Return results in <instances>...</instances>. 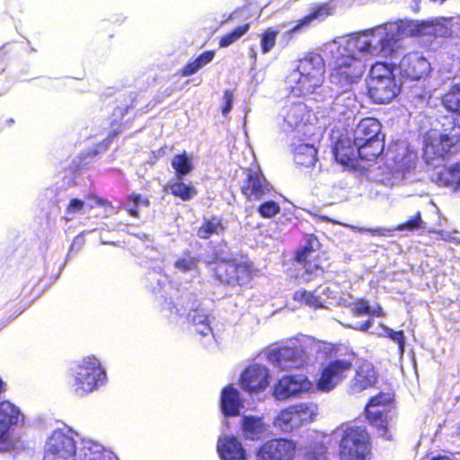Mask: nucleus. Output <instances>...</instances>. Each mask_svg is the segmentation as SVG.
<instances>
[{
	"label": "nucleus",
	"instance_id": "obj_1",
	"mask_svg": "<svg viewBox=\"0 0 460 460\" xmlns=\"http://www.w3.org/2000/svg\"><path fill=\"white\" fill-rule=\"evenodd\" d=\"M207 266L215 281L231 288L246 287L257 273L253 262L246 256L227 257L218 251L212 253Z\"/></svg>",
	"mask_w": 460,
	"mask_h": 460
},
{
	"label": "nucleus",
	"instance_id": "obj_2",
	"mask_svg": "<svg viewBox=\"0 0 460 460\" xmlns=\"http://www.w3.org/2000/svg\"><path fill=\"white\" fill-rule=\"evenodd\" d=\"M394 63L378 61L370 67L367 94L374 103L387 104L401 93V84L394 75Z\"/></svg>",
	"mask_w": 460,
	"mask_h": 460
},
{
	"label": "nucleus",
	"instance_id": "obj_3",
	"mask_svg": "<svg viewBox=\"0 0 460 460\" xmlns=\"http://www.w3.org/2000/svg\"><path fill=\"white\" fill-rule=\"evenodd\" d=\"M441 132L426 139L424 155L428 159H449L460 151V121L450 115L442 116Z\"/></svg>",
	"mask_w": 460,
	"mask_h": 460
},
{
	"label": "nucleus",
	"instance_id": "obj_4",
	"mask_svg": "<svg viewBox=\"0 0 460 460\" xmlns=\"http://www.w3.org/2000/svg\"><path fill=\"white\" fill-rule=\"evenodd\" d=\"M354 146H358L359 159L376 161L384 152L385 135L377 119L366 117L359 120L353 133Z\"/></svg>",
	"mask_w": 460,
	"mask_h": 460
},
{
	"label": "nucleus",
	"instance_id": "obj_5",
	"mask_svg": "<svg viewBox=\"0 0 460 460\" xmlns=\"http://www.w3.org/2000/svg\"><path fill=\"white\" fill-rule=\"evenodd\" d=\"M371 435L363 425H349L342 429L338 442L340 460H369Z\"/></svg>",
	"mask_w": 460,
	"mask_h": 460
},
{
	"label": "nucleus",
	"instance_id": "obj_6",
	"mask_svg": "<svg viewBox=\"0 0 460 460\" xmlns=\"http://www.w3.org/2000/svg\"><path fill=\"white\" fill-rule=\"evenodd\" d=\"M365 70V64L354 54H340L331 64L329 81L341 93H346L360 81Z\"/></svg>",
	"mask_w": 460,
	"mask_h": 460
},
{
	"label": "nucleus",
	"instance_id": "obj_7",
	"mask_svg": "<svg viewBox=\"0 0 460 460\" xmlns=\"http://www.w3.org/2000/svg\"><path fill=\"white\" fill-rule=\"evenodd\" d=\"M105 378L106 373L99 359L87 356L73 370L71 388L75 395L83 397L96 390Z\"/></svg>",
	"mask_w": 460,
	"mask_h": 460
},
{
	"label": "nucleus",
	"instance_id": "obj_8",
	"mask_svg": "<svg viewBox=\"0 0 460 460\" xmlns=\"http://www.w3.org/2000/svg\"><path fill=\"white\" fill-rule=\"evenodd\" d=\"M296 72L299 76L296 81L298 94L307 95L313 93L324 82L325 63L321 54L307 52L298 60Z\"/></svg>",
	"mask_w": 460,
	"mask_h": 460
},
{
	"label": "nucleus",
	"instance_id": "obj_9",
	"mask_svg": "<svg viewBox=\"0 0 460 460\" xmlns=\"http://www.w3.org/2000/svg\"><path fill=\"white\" fill-rule=\"evenodd\" d=\"M318 413L314 402H299L281 410L275 418L274 424L284 432H292L305 424L313 422Z\"/></svg>",
	"mask_w": 460,
	"mask_h": 460
},
{
	"label": "nucleus",
	"instance_id": "obj_10",
	"mask_svg": "<svg viewBox=\"0 0 460 460\" xmlns=\"http://www.w3.org/2000/svg\"><path fill=\"white\" fill-rule=\"evenodd\" d=\"M76 449L71 430L57 429L45 443L43 460H76Z\"/></svg>",
	"mask_w": 460,
	"mask_h": 460
},
{
	"label": "nucleus",
	"instance_id": "obj_11",
	"mask_svg": "<svg viewBox=\"0 0 460 460\" xmlns=\"http://www.w3.org/2000/svg\"><path fill=\"white\" fill-rule=\"evenodd\" d=\"M353 367L351 360L336 358L323 366L320 376L316 381L319 391L328 393L343 382Z\"/></svg>",
	"mask_w": 460,
	"mask_h": 460
},
{
	"label": "nucleus",
	"instance_id": "obj_12",
	"mask_svg": "<svg viewBox=\"0 0 460 460\" xmlns=\"http://www.w3.org/2000/svg\"><path fill=\"white\" fill-rule=\"evenodd\" d=\"M23 421L24 416L19 407L7 400L0 402V452L12 447L11 431Z\"/></svg>",
	"mask_w": 460,
	"mask_h": 460
},
{
	"label": "nucleus",
	"instance_id": "obj_13",
	"mask_svg": "<svg viewBox=\"0 0 460 460\" xmlns=\"http://www.w3.org/2000/svg\"><path fill=\"white\" fill-rule=\"evenodd\" d=\"M296 444L291 439L271 438L261 444L255 452L256 460H295Z\"/></svg>",
	"mask_w": 460,
	"mask_h": 460
},
{
	"label": "nucleus",
	"instance_id": "obj_14",
	"mask_svg": "<svg viewBox=\"0 0 460 460\" xmlns=\"http://www.w3.org/2000/svg\"><path fill=\"white\" fill-rule=\"evenodd\" d=\"M137 93H118L113 98V109L110 115V124L112 129L109 132L107 139L112 141L120 132L123 119L128 111L135 107Z\"/></svg>",
	"mask_w": 460,
	"mask_h": 460
},
{
	"label": "nucleus",
	"instance_id": "obj_15",
	"mask_svg": "<svg viewBox=\"0 0 460 460\" xmlns=\"http://www.w3.org/2000/svg\"><path fill=\"white\" fill-rule=\"evenodd\" d=\"M321 246L322 244L318 238L314 234H310L305 236V244L296 252V261L307 274L315 273L319 270L323 271Z\"/></svg>",
	"mask_w": 460,
	"mask_h": 460
},
{
	"label": "nucleus",
	"instance_id": "obj_16",
	"mask_svg": "<svg viewBox=\"0 0 460 460\" xmlns=\"http://www.w3.org/2000/svg\"><path fill=\"white\" fill-rule=\"evenodd\" d=\"M312 383L305 375H286L273 387V395L279 400L288 399L308 392Z\"/></svg>",
	"mask_w": 460,
	"mask_h": 460
},
{
	"label": "nucleus",
	"instance_id": "obj_17",
	"mask_svg": "<svg viewBox=\"0 0 460 460\" xmlns=\"http://www.w3.org/2000/svg\"><path fill=\"white\" fill-rule=\"evenodd\" d=\"M239 384L243 390L250 394L262 392L270 385V371L259 364L249 365L242 372Z\"/></svg>",
	"mask_w": 460,
	"mask_h": 460
},
{
	"label": "nucleus",
	"instance_id": "obj_18",
	"mask_svg": "<svg viewBox=\"0 0 460 460\" xmlns=\"http://www.w3.org/2000/svg\"><path fill=\"white\" fill-rule=\"evenodd\" d=\"M399 67L402 76L412 81L428 76L431 70L429 60L417 51L404 55Z\"/></svg>",
	"mask_w": 460,
	"mask_h": 460
},
{
	"label": "nucleus",
	"instance_id": "obj_19",
	"mask_svg": "<svg viewBox=\"0 0 460 460\" xmlns=\"http://www.w3.org/2000/svg\"><path fill=\"white\" fill-rule=\"evenodd\" d=\"M273 187L265 178L261 170H249L241 192L249 200H259L270 194Z\"/></svg>",
	"mask_w": 460,
	"mask_h": 460
},
{
	"label": "nucleus",
	"instance_id": "obj_20",
	"mask_svg": "<svg viewBox=\"0 0 460 460\" xmlns=\"http://www.w3.org/2000/svg\"><path fill=\"white\" fill-rule=\"evenodd\" d=\"M378 377V372L373 363L364 361L356 368L349 384V391L350 394H356L371 389L375 387Z\"/></svg>",
	"mask_w": 460,
	"mask_h": 460
},
{
	"label": "nucleus",
	"instance_id": "obj_21",
	"mask_svg": "<svg viewBox=\"0 0 460 460\" xmlns=\"http://www.w3.org/2000/svg\"><path fill=\"white\" fill-rule=\"evenodd\" d=\"M306 358L301 345L282 346L276 350V359L282 370L300 368L306 365Z\"/></svg>",
	"mask_w": 460,
	"mask_h": 460
},
{
	"label": "nucleus",
	"instance_id": "obj_22",
	"mask_svg": "<svg viewBox=\"0 0 460 460\" xmlns=\"http://www.w3.org/2000/svg\"><path fill=\"white\" fill-rule=\"evenodd\" d=\"M217 448L222 460H247L246 450L235 436L220 438Z\"/></svg>",
	"mask_w": 460,
	"mask_h": 460
},
{
	"label": "nucleus",
	"instance_id": "obj_23",
	"mask_svg": "<svg viewBox=\"0 0 460 460\" xmlns=\"http://www.w3.org/2000/svg\"><path fill=\"white\" fill-rule=\"evenodd\" d=\"M220 403L224 416L235 417L240 415L243 400L240 397L239 391L233 385H228L221 392Z\"/></svg>",
	"mask_w": 460,
	"mask_h": 460
},
{
	"label": "nucleus",
	"instance_id": "obj_24",
	"mask_svg": "<svg viewBox=\"0 0 460 460\" xmlns=\"http://www.w3.org/2000/svg\"><path fill=\"white\" fill-rule=\"evenodd\" d=\"M240 429L244 439L256 441L265 435L267 425L261 417L244 415L240 421Z\"/></svg>",
	"mask_w": 460,
	"mask_h": 460
},
{
	"label": "nucleus",
	"instance_id": "obj_25",
	"mask_svg": "<svg viewBox=\"0 0 460 460\" xmlns=\"http://www.w3.org/2000/svg\"><path fill=\"white\" fill-rule=\"evenodd\" d=\"M438 182L460 194V161L444 166L438 173Z\"/></svg>",
	"mask_w": 460,
	"mask_h": 460
},
{
	"label": "nucleus",
	"instance_id": "obj_26",
	"mask_svg": "<svg viewBox=\"0 0 460 460\" xmlns=\"http://www.w3.org/2000/svg\"><path fill=\"white\" fill-rule=\"evenodd\" d=\"M115 456L100 444L84 441L80 447L78 460H113Z\"/></svg>",
	"mask_w": 460,
	"mask_h": 460
},
{
	"label": "nucleus",
	"instance_id": "obj_27",
	"mask_svg": "<svg viewBox=\"0 0 460 460\" xmlns=\"http://www.w3.org/2000/svg\"><path fill=\"white\" fill-rule=\"evenodd\" d=\"M377 57L393 58L399 49L395 33L386 30L376 32Z\"/></svg>",
	"mask_w": 460,
	"mask_h": 460
},
{
	"label": "nucleus",
	"instance_id": "obj_28",
	"mask_svg": "<svg viewBox=\"0 0 460 460\" xmlns=\"http://www.w3.org/2000/svg\"><path fill=\"white\" fill-rule=\"evenodd\" d=\"M335 160L342 165L354 167L359 159L358 146L354 143L339 142L333 150Z\"/></svg>",
	"mask_w": 460,
	"mask_h": 460
},
{
	"label": "nucleus",
	"instance_id": "obj_29",
	"mask_svg": "<svg viewBox=\"0 0 460 460\" xmlns=\"http://www.w3.org/2000/svg\"><path fill=\"white\" fill-rule=\"evenodd\" d=\"M364 413L368 423L375 428L382 437L388 438L389 410H376L374 408H364Z\"/></svg>",
	"mask_w": 460,
	"mask_h": 460
},
{
	"label": "nucleus",
	"instance_id": "obj_30",
	"mask_svg": "<svg viewBox=\"0 0 460 460\" xmlns=\"http://www.w3.org/2000/svg\"><path fill=\"white\" fill-rule=\"evenodd\" d=\"M226 231V226L218 216L204 217L201 225L197 228L196 234L199 239L207 240L212 235L222 234Z\"/></svg>",
	"mask_w": 460,
	"mask_h": 460
},
{
	"label": "nucleus",
	"instance_id": "obj_31",
	"mask_svg": "<svg viewBox=\"0 0 460 460\" xmlns=\"http://www.w3.org/2000/svg\"><path fill=\"white\" fill-rule=\"evenodd\" d=\"M164 190H168L170 193L181 201H188L197 195L195 186L190 182L185 183L182 178L175 177L165 184Z\"/></svg>",
	"mask_w": 460,
	"mask_h": 460
},
{
	"label": "nucleus",
	"instance_id": "obj_32",
	"mask_svg": "<svg viewBox=\"0 0 460 460\" xmlns=\"http://www.w3.org/2000/svg\"><path fill=\"white\" fill-rule=\"evenodd\" d=\"M440 103L448 112L460 117V83H454L441 94Z\"/></svg>",
	"mask_w": 460,
	"mask_h": 460
},
{
	"label": "nucleus",
	"instance_id": "obj_33",
	"mask_svg": "<svg viewBox=\"0 0 460 460\" xmlns=\"http://www.w3.org/2000/svg\"><path fill=\"white\" fill-rule=\"evenodd\" d=\"M216 52L214 50H206L199 55L195 59L188 62L180 70L181 76H190L197 73L200 68L210 63L215 58Z\"/></svg>",
	"mask_w": 460,
	"mask_h": 460
},
{
	"label": "nucleus",
	"instance_id": "obj_34",
	"mask_svg": "<svg viewBox=\"0 0 460 460\" xmlns=\"http://www.w3.org/2000/svg\"><path fill=\"white\" fill-rule=\"evenodd\" d=\"M293 299L301 305H306L314 308L323 307V301L321 296L314 292L306 289H298L293 294Z\"/></svg>",
	"mask_w": 460,
	"mask_h": 460
},
{
	"label": "nucleus",
	"instance_id": "obj_35",
	"mask_svg": "<svg viewBox=\"0 0 460 460\" xmlns=\"http://www.w3.org/2000/svg\"><path fill=\"white\" fill-rule=\"evenodd\" d=\"M171 164L175 170V177L183 178V176L188 175L192 170L191 160L185 152L175 155Z\"/></svg>",
	"mask_w": 460,
	"mask_h": 460
},
{
	"label": "nucleus",
	"instance_id": "obj_36",
	"mask_svg": "<svg viewBox=\"0 0 460 460\" xmlns=\"http://www.w3.org/2000/svg\"><path fill=\"white\" fill-rule=\"evenodd\" d=\"M328 447L323 441H313L305 452V460H328Z\"/></svg>",
	"mask_w": 460,
	"mask_h": 460
},
{
	"label": "nucleus",
	"instance_id": "obj_37",
	"mask_svg": "<svg viewBox=\"0 0 460 460\" xmlns=\"http://www.w3.org/2000/svg\"><path fill=\"white\" fill-rule=\"evenodd\" d=\"M249 29V22H246L243 25L234 28L232 31L225 34L219 39L218 46L220 48H226L230 46L231 44L236 42L239 39H241L244 34H246Z\"/></svg>",
	"mask_w": 460,
	"mask_h": 460
},
{
	"label": "nucleus",
	"instance_id": "obj_38",
	"mask_svg": "<svg viewBox=\"0 0 460 460\" xmlns=\"http://www.w3.org/2000/svg\"><path fill=\"white\" fill-rule=\"evenodd\" d=\"M278 34L279 32L276 29L270 27L260 35L263 54L270 52L275 47Z\"/></svg>",
	"mask_w": 460,
	"mask_h": 460
},
{
	"label": "nucleus",
	"instance_id": "obj_39",
	"mask_svg": "<svg viewBox=\"0 0 460 460\" xmlns=\"http://www.w3.org/2000/svg\"><path fill=\"white\" fill-rule=\"evenodd\" d=\"M437 25L433 20L416 21L415 37L436 35Z\"/></svg>",
	"mask_w": 460,
	"mask_h": 460
},
{
	"label": "nucleus",
	"instance_id": "obj_40",
	"mask_svg": "<svg viewBox=\"0 0 460 460\" xmlns=\"http://www.w3.org/2000/svg\"><path fill=\"white\" fill-rule=\"evenodd\" d=\"M416 21L411 19H402L396 22L397 34L403 37H415Z\"/></svg>",
	"mask_w": 460,
	"mask_h": 460
},
{
	"label": "nucleus",
	"instance_id": "obj_41",
	"mask_svg": "<svg viewBox=\"0 0 460 460\" xmlns=\"http://www.w3.org/2000/svg\"><path fill=\"white\" fill-rule=\"evenodd\" d=\"M257 211L261 217L271 218L280 212V207L276 201L268 200L259 205Z\"/></svg>",
	"mask_w": 460,
	"mask_h": 460
},
{
	"label": "nucleus",
	"instance_id": "obj_42",
	"mask_svg": "<svg viewBox=\"0 0 460 460\" xmlns=\"http://www.w3.org/2000/svg\"><path fill=\"white\" fill-rule=\"evenodd\" d=\"M394 402V395L390 393L379 392L371 396L365 407L375 408L376 406H386Z\"/></svg>",
	"mask_w": 460,
	"mask_h": 460
},
{
	"label": "nucleus",
	"instance_id": "obj_43",
	"mask_svg": "<svg viewBox=\"0 0 460 460\" xmlns=\"http://www.w3.org/2000/svg\"><path fill=\"white\" fill-rule=\"evenodd\" d=\"M333 13V7L330 3H323L314 7L309 13L313 22L323 21Z\"/></svg>",
	"mask_w": 460,
	"mask_h": 460
},
{
	"label": "nucleus",
	"instance_id": "obj_44",
	"mask_svg": "<svg viewBox=\"0 0 460 460\" xmlns=\"http://www.w3.org/2000/svg\"><path fill=\"white\" fill-rule=\"evenodd\" d=\"M358 52L369 57H377L376 33L373 34L370 39L362 41L358 47Z\"/></svg>",
	"mask_w": 460,
	"mask_h": 460
},
{
	"label": "nucleus",
	"instance_id": "obj_45",
	"mask_svg": "<svg viewBox=\"0 0 460 460\" xmlns=\"http://www.w3.org/2000/svg\"><path fill=\"white\" fill-rule=\"evenodd\" d=\"M422 226L421 214L418 211L414 216L409 218L407 221L401 223L397 226L396 230L399 231H415Z\"/></svg>",
	"mask_w": 460,
	"mask_h": 460
},
{
	"label": "nucleus",
	"instance_id": "obj_46",
	"mask_svg": "<svg viewBox=\"0 0 460 460\" xmlns=\"http://www.w3.org/2000/svg\"><path fill=\"white\" fill-rule=\"evenodd\" d=\"M386 337L390 338L398 345V350L401 355L404 352L405 346V337L402 330L394 331L392 329L387 328L385 330Z\"/></svg>",
	"mask_w": 460,
	"mask_h": 460
},
{
	"label": "nucleus",
	"instance_id": "obj_47",
	"mask_svg": "<svg viewBox=\"0 0 460 460\" xmlns=\"http://www.w3.org/2000/svg\"><path fill=\"white\" fill-rule=\"evenodd\" d=\"M352 312L353 314L356 316H362L365 314L369 315L371 312V307L369 305L368 301L365 298L357 299L353 303Z\"/></svg>",
	"mask_w": 460,
	"mask_h": 460
},
{
	"label": "nucleus",
	"instance_id": "obj_48",
	"mask_svg": "<svg viewBox=\"0 0 460 460\" xmlns=\"http://www.w3.org/2000/svg\"><path fill=\"white\" fill-rule=\"evenodd\" d=\"M197 260L194 257L188 256L178 259L175 261V267L182 271H189L196 268Z\"/></svg>",
	"mask_w": 460,
	"mask_h": 460
},
{
	"label": "nucleus",
	"instance_id": "obj_49",
	"mask_svg": "<svg viewBox=\"0 0 460 460\" xmlns=\"http://www.w3.org/2000/svg\"><path fill=\"white\" fill-rule=\"evenodd\" d=\"M126 202L132 203L137 205L139 207H149L150 201L146 197L142 196L141 194L133 192L127 196Z\"/></svg>",
	"mask_w": 460,
	"mask_h": 460
},
{
	"label": "nucleus",
	"instance_id": "obj_50",
	"mask_svg": "<svg viewBox=\"0 0 460 460\" xmlns=\"http://www.w3.org/2000/svg\"><path fill=\"white\" fill-rule=\"evenodd\" d=\"M188 318L191 322L192 325H199L200 323L208 321L206 314L198 309L189 313Z\"/></svg>",
	"mask_w": 460,
	"mask_h": 460
},
{
	"label": "nucleus",
	"instance_id": "obj_51",
	"mask_svg": "<svg viewBox=\"0 0 460 460\" xmlns=\"http://www.w3.org/2000/svg\"><path fill=\"white\" fill-rule=\"evenodd\" d=\"M233 100H234V95H233L232 91L228 90V89L226 90L223 94L224 104L222 106V114L225 117H226L232 110Z\"/></svg>",
	"mask_w": 460,
	"mask_h": 460
},
{
	"label": "nucleus",
	"instance_id": "obj_52",
	"mask_svg": "<svg viewBox=\"0 0 460 460\" xmlns=\"http://www.w3.org/2000/svg\"><path fill=\"white\" fill-rule=\"evenodd\" d=\"M84 208V202L77 198H74L70 199L69 203L66 206V213L75 214L81 211Z\"/></svg>",
	"mask_w": 460,
	"mask_h": 460
},
{
	"label": "nucleus",
	"instance_id": "obj_53",
	"mask_svg": "<svg viewBox=\"0 0 460 460\" xmlns=\"http://www.w3.org/2000/svg\"><path fill=\"white\" fill-rule=\"evenodd\" d=\"M91 198L93 200V204H89V208H93L94 207H102L105 209L112 208V203L110 200L95 195L91 196Z\"/></svg>",
	"mask_w": 460,
	"mask_h": 460
},
{
	"label": "nucleus",
	"instance_id": "obj_54",
	"mask_svg": "<svg viewBox=\"0 0 460 460\" xmlns=\"http://www.w3.org/2000/svg\"><path fill=\"white\" fill-rule=\"evenodd\" d=\"M313 22V20L308 13L307 15L304 16L303 18L296 21L295 26L291 29V32H297L301 31L303 28L309 27L311 23Z\"/></svg>",
	"mask_w": 460,
	"mask_h": 460
},
{
	"label": "nucleus",
	"instance_id": "obj_55",
	"mask_svg": "<svg viewBox=\"0 0 460 460\" xmlns=\"http://www.w3.org/2000/svg\"><path fill=\"white\" fill-rule=\"evenodd\" d=\"M11 58L10 51L5 47L0 48V70L4 69Z\"/></svg>",
	"mask_w": 460,
	"mask_h": 460
},
{
	"label": "nucleus",
	"instance_id": "obj_56",
	"mask_svg": "<svg viewBox=\"0 0 460 460\" xmlns=\"http://www.w3.org/2000/svg\"><path fill=\"white\" fill-rule=\"evenodd\" d=\"M193 326H194L195 332L201 336H208L212 332V329L209 325L208 321L202 323L199 325H193Z\"/></svg>",
	"mask_w": 460,
	"mask_h": 460
},
{
	"label": "nucleus",
	"instance_id": "obj_57",
	"mask_svg": "<svg viewBox=\"0 0 460 460\" xmlns=\"http://www.w3.org/2000/svg\"><path fill=\"white\" fill-rule=\"evenodd\" d=\"M84 234L81 233V234H77L73 239V242L71 244V249L72 250H80L82 248V246L84 245Z\"/></svg>",
	"mask_w": 460,
	"mask_h": 460
},
{
	"label": "nucleus",
	"instance_id": "obj_58",
	"mask_svg": "<svg viewBox=\"0 0 460 460\" xmlns=\"http://www.w3.org/2000/svg\"><path fill=\"white\" fill-rule=\"evenodd\" d=\"M138 208L139 206L128 202H126L125 205L126 211L135 218H138L140 217Z\"/></svg>",
	"mask_w": 460,
	"mask_h": 460
},
{
	"label": "nucleus",
	"instance_id": "obj_59",
	"mask_svg": "<svg viewBox=\"0 0 460 460\" xmlns=\"http://www.w3.org/2000/svg\"><path fill=\"white\" fill-rule=\"evenodd\" d=\"M371 316H378V317H383L385 316V313H384V310L383 308L381 307V305H377L376 306L375 308H371V312H370V314Z\"/></svg>",
	"mask_w": 460,
	"mask_h": 460
},
{
	"label": "nucleus",
	"instance_id": "obj_60",
	"mask_svg": "<svg viewBox=\"0 0 460 460\" xmlns=\"http://www.w3.org/2000/svg\"><path fill=\"white\" fill-rule=\"evenodd\" d=\"M374 321L373 318H369L366 320L363 323H361L359 330L367 331L369 328L373 326Z\"/></svg>",
	"mask_w": 460,
	"mask_h": 460
},
{
	"label": "nucleus",
	"instance_id": "obj_61",
	"mask_svg": "<svg viewBox=\"0 0 460 460\" xmlns=\"http://www.w3.org/2000/svg\"><path fill=\"white\" fill-rule=\"evenodd\" d=\"M369 232L373 235H379V236H386V232H388L387 229L385 228H377V229H370Z\"/></svg>",
	"mask_w": 460,
	"mask_h": 460
},
{
	"label": "nucleus",
	"instance_id": "obj_62",
	"mask_svg": "<svg viewBox=\"0 0 460 460\" xmlns=\"http://www.w3.org/2000/svg\"><path fill=\"white\" fill-rule=\"evenodd\" d=\"M430 460H452V459L449 458L448 456H437V457L431 458Z\"/></svg>",
	"mask_w": 460,
	"mask_h": 460
},
{
	"label": "nucleus",
	"instance_id": "obj_63",
	"mask_svg": "<svg viewBox=\"0 0 460 460\" xmlns=\"http://www.w3.org/2000/svg\"><path fill=\"white\" fill-rule=\"evenodd\" d=\"M318 217L323 222H331V219L327 216H319Z\"/></svg>",
	"mask_w": 460,
	"mask_h": 460
},
{
	"label": "nucleus",
	"instance_id": "obj_64",
	"mask_svg": "<svg viewBox=\"0 0 460 460\" xmlns=\"http://www.w3.org/2000/svg\"><path fill=\"white\" fill-rule=\"evenodd\" d=\"M456 435L460 438V421L456 429Z\"/></svg>",
	"mask_w": 460,
	"mask_h": 460
}]
</instances>
